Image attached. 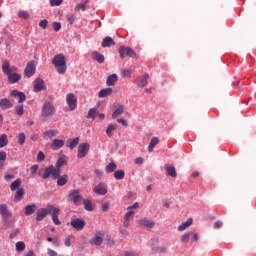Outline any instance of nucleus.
I'll use <instances>...</instances> for the list:
<instances>
[{
	"label": "nucleus",
	"mask_w": 256,
	"mask_h": 256,
	"mask_svg": "<svg viewBox=\"0 0 256 256\" xmlns=\"http://www.w3.org/2000/svg\"><path fill=\"white\" fill-rule=\"evenodd\" d=\"M67 165V156L62 155L56 162V167L53 165L48 166L43 171H39L38 175L42 177V179H49V177H53V179H57L59 175H61V168Z\"/></svg>",
	"instance_id": "f257e3e1"
},
{
	"label": "nucleus",
	"mask_w": 256,
	"mask_h": 256,
	"mask_svg": "<svg viewBox=\"0 0 256 256\" xmlns=\"http://www.w3.org/2000/svg\"><path fill=\"white\" fill-rule=\"evenodd\" d=\"M2 71L5 75L8 76V83L11 85H15V83H19L21 81V75L17 74V67L11 66L9 61H4L2 64Z\"/></svg>",
	"instance_id": "f03ea898"
},
{
	"label": "nucleus",
	"mask_w": 256,
	"mask_h": 256,
	"mask_svg": "<svg viewBox=\"0 0 256 256\" xmlns=\"http://www.w3.org/2000/svg\"><path fill=\"white\" fill-rule=\"evenodd\" d=\"M52 64L59 75H65L67 73V58H65L64 54L55 55Z\"/></svg>",
	"instance_id": "7ed1b4c3"
},
{
	"label": "nucleus",
	"mask_w": 256,
	"mask_h": 256,
	"mask_svg": "<svg viewBox=\"0 0 256 256\" xmlns=\"http://www.w3.org/2000/svg\"><path fill=\"white\" fill-rule=\"evenodd\" d=\"M55 115V105L52 102L45 101L42 105V119H49Z\"/></svg>",
	"instance_id": "20e7f679"
},
{
	"label": "nucleus",
	"mask_w": 256,
	"mask_h": 256,
	"mask_svg": "<svg viewBox=\"0 0 256 256\" xmlns=\"http://www.w3.org/2000/svg\"><path fill=\"white\" fill-rule=\"evenodd\" d=\"M120 59H125V57H130L131 59H136L137 53L129 46H120L118 49Z\"/></svg>",
	"instance_id": "39448f33"
},
{
	"label": "nucleus",
	"mask_w": 256,
	"mask_h": 256,
	"mask_svg": "<svg viewBox=\"0 0 256 256\" xmlns=\"http://www.w3.org/2000/svg\"><path fill=\"white\" fill-rule=\"evenodd\" d=\"M69 199L74 205H83V196L79 190H71L69 193Z\"/></svg>",
	"instance_id": "423d86ee"
},
{
	"label": "nucleus",
	"mask_w": 256,
	"mask_h": 256,
	"mask_svg": "<svg viewBox=\"0 0 256 256\" xmlns=\"http://www.w3.org/2000/svg\"><path fill=\"white\" fill-rule=\"evenodd\" d=\"M53 209V205H47L45 208H40L36 212V221H43L45 217L51 215V211Z\"/></svg>",
	"instance_id": "0eeeda50"
},
{
	"label": "nucleus",
	"mask_w": 256,
	"mask_h": 256,
	"mask_svg": "<svg viewBox=\"0 0 256 256\" xmlns=\"http://www.w3.org/2000/svg\"><path fill=\"white\" fill-rule=\"evenodd\" d=\"M89 149H91V145L89 143H82L78 146V159H85L89 153Z\"/></svg>",
	"instance_id": "6e6552de"
},
{
	"label": "nucleus",
	"mask_w": 256,
	"mask_h": 256,
	"mask_svg": "<svg viewBox=\"0 0 256 256\" xmlns=\"http://www.w3.org/2000/svg\"><path fill=\"white\" fill-rule=\"evenodd\" d=\"M70 225L76 229V231H83L85 229V220L79 218H72L70 221Z\"/></svg>",
	"instance_id": "1a4fd4ad"
},
{
	"label": "nucleus",
	"mask_w": 256,
	"mask_h": 256,
	"mask_svg": "<svg viewBox=\"0 0 256 256\" xmlns=\"http://www.w3.org/2000/svg\"><path fill=\"white\" fill-rule=\"evenodd\" d=\"M190 241H199V235L194 232H188L181 236V242L182 243H189Z\"/></svg>",
	"instance_id": "9d476101"
},
{
	"label": "nucleus",
	"mask_w": 256,
	"mask_h": 256,
	"mask_svg": "<svg viewBox=\"0 0 256 256\" xmlns=\"http://www.w3.org/2000/svg\"><path fill=\"white\" fill-rule=\"evenodd\" d=\"M66 102L70 111H75L77 109V98H75V94L69 93L66 95Z\"/></svg>",
	"instance_id": "9b49d317"
},
{
	"label": "nucleus",
	"mask_w": 256,
	"mask_h": 256,
	"mask_svg": "<svg viewBox=\"0 0 256 256\" xmlns=\"http://www.w3.org/2000/svg\"><path fill=\"white\" fill-rule=\"evenodd\" d=\"M133 209H139V203L135 202L132 206H128L127 207V213L124 216V219L126 221H131L134 219L135 217V211H133Z\"/></svg>",
	"instance_id": "f8f14e48"
},
{
	"label": "nucleus",
	"mask_w": 256,
	"mask_h": 256,
	"mask_svg": "<svg viewBox=\"0 0 256 256\" xmlns=\"http://www.w3.org/2000/svg\"><path fill=\"white\" fill-rule=\"evenodd\" d=\"M60 214H61V209H59L58 207L52 206L50 215L52 217V221L54 225H61V220H59Z\"/></svg>",
	"instance_id": "ddd939ff"
},
{
	"label": "nucleus",
	"mask_w": 256,
	"mask_h": 256,
	"mask_svg": "<svg viewBox=\"0 0 256 256\" xmlns=\"http://www.w3.org/2000/svg\"><path fill=\"white\" fill-rule=\"evenodd\" d=\"M0 215H2L5 223H7V221H9L11 217H13V214L9 212V209L5 204H0Z\"/></svg>",
	"instance_id": "4468645a"
},
{
	"label": "nucleus",
	"mask_w": 256,
	"mask_h": 256,
	"mask_svg": "<svg viewBox=\"0 0 256 256\" xmlns=\"http://www.w3.org/2000/svg\"><path fill=\"white\" fill-rule=\"evenodd\" d=\"M103 237H105V234L101 232L96 233L95 236L90 240L91 245L99 247L103 244Z\"/></svg>",
	"instance_id": "2eb2a0df"
},
{
	"label": "nucleus",
	"mask_w": 256,
	"mask_h": 256,
	"mask_svg": "<svg viewBox=\"0 0 256 256\" xmlns=\"http://www.w3.org/2000/svg\"><path fill=\"white\" fill-rule=\"evenodd\" d=\"M24 73H25L26 77H33L35 75V62L34 61L28 62V64L26 65V68L24 70Z\"/></svg>",
	"instance_id": "dca6fc26"
},
{
	"label": "nucleus",
	"mask_w": 256,
	"mask_h": 256,
	"mask_svg": "<svg viewBox=\"0 0 256 256\" xmlns=\"http://www.w3.org/2000/svg\"><path fill=\"white\" fill-rule=\"evenodd\" d=\"M45 89V82L41 78H36L34 81V92L41 93Z\"/></svg>",
	"instance_id": "f3484780"
},
{
	"label": "nucleus",
	"mask_w": 256,
	"mask_h": 256,
	"mask_svg": "<svg viewBox=\"0 0 256 256\" xmlns=\"http://www.w3.org/2000/svg\"><path fill=\"white\" fill-rule=\"evenodd\" d=\"M12 97L18 100V103H25L27 100V96L23 92H19V90H13L11 92Z\"/></svg>",
	"instance_id": "a211bd4d"
},
{
	"label": "nucleus",
	"mask_w": 256,
	"mask_h": 256,
	"mask_svg": "<svg viewBox=\"0 0 256 256\" xmlns=\"http://www.w3.org/2000/svg\"><path fill=\"white\" fill-rule=\"evenodd\" d=\"M138 223L147 229H153V227H155V221L149 218H142L138 221Z\"/></svg>",
	"instance_id": "6ab92c4d"
},
{
	"label": "nucleus",
	"mask_w": 256,
	"mask_h": 256,
	"mask_svg": "<svg viewBox=\"0 0 256 256\" xmlns=\"http://www.w3.org/2000/svg\"><path fill=\"white\" fill-rule=\"evenodd\" d=\"M94 193H97L98 195H107V185L101 182L94 188Z\"/></svg>",
	"instance_id": "aec40b11"
},
{
	"label": "nucleus",
	"mask_w": 256,
	"mask_h": 256,
	"mask_svg": "<svg viewBox=\"0 0 256 256\" xmlns=\"http://www.w3.org/2000/svg\"><path fill=\"white\" fill-rule=\"evenodd\" d=\"M147 79H149V74L145 73L137 79L136 84L141 88L147 87L149 83L147 82Z\"/></svg>",
	"instance_id": "412c9836"
},
{
	"label": "nucleus",
	"mask_w": 256,
	"mask_h": 256,
	"mask_svg": "<svg viewBox=\"0 0 256 256\" xmlns=\"http://www.w3.org/2000/svg\"><path fill=\"white\" fill-rule=\"evenodd\" d=\"M64 146H65V140L54 139L51 144V149H53V151H59V149H61V147H64Z\"/></svg>",
	"instance_id": "4be33fe9"
},
{
	"label": "nucleus",
	"mask_w": 256,
	"mask_h": 256,
	"mask_svg": "<svg viewBox=\"0 0 256 256\" xmlns=\"http://www.w3.org/2000/svg\"><path fill=\"white\" fill-rule=\"evenodd\" d=\"M124 112L125 106H123V104H117L116 109L112 114V119H117V117H121V115H123Z\"/></svg>",
	"instance_id": "5701e85b"
},
{
	"label": "nucleus",
	"mask_w": 256,
	"mask_h": 256,
	"mask_svg": "<svg viewBox=\"0 0 256 256\" xmlns=\"http://www.w3.org/2000/svg\"><path fill=\"white\" fill-rule=\"evenodd\" d=\"M11 107H13V102H11V100H9L8 98H3L0 100V109H11Z\"/></svg>",
	"instance_id": "b1692460"
},
{
	"label": "nucleus",
	"mask_w": 256,
	"mask_h": 256,
	"mask_svg": "<svg viewBox=\"0 0 256 256\" xmlns=\"http://www.w3.org/2000/svg\"><path fill=\"white\" fill-rule=\"evenodd\" d=\"M43 135H44L45 139H53V137H57L59 135V130L50 129L48 131H44Z\"/></svg>",
	"instance_id": "393cba45"
},
{
	"label": "nucleus",
	"mask_w": 256,
	"mask_h": 256,
	"mask_svg": "<svg viewBox=\"0 0 256 256\" xmlns=\"http://www.w3.org/2000/svg\"><path fill=\"white\" fill-rule=\"evenodd\" d=\"M56 179H57V185L59 187H63L64 185H67V182L69 181V175L64 174L61 176V174H59V177H57Z\"/></svg>",
	"instance_id": "a878e982"
},
{
	"label": "nucleus",
	"mask_w": 256,
	"mask_h": 256,
	"mask_svg": "<svg viewBox=\"0 0 256 256\" xmlns=\"http://www.w3.org/2000/svg\"><path fill=\"white\" fill-rule=\"evenodd\" d=\"M118 79H119V77L117 76V74H112L107 77L106 85L108 87H113V85H115V83H117Z\"/></svg>",
	"instance_id": "bb28decb"
},
{
	"label": "nucleus",
	"mask_w": 256,
	"mask_h": 256,
	"mask_svg": "<svg viewBox=\"0 0 256 256\" xmlns=\"http://www.w3.org/2000/svg\"><path fill=\"white\" fill-rule=\"evenodd\" d=\"M112 94H113V88L108 87V88L101 89L98 93V97L100 98L109 97V95H112Z\"/></svg>",
	"instance_id": "cd10ccee"
},
{
	"label": "nucleus",
	"mask_w": 256,
	"mask_h": 256,
	"mask_svg": "<svg viewBox=\"0 0 256 256\" xmlns=\"http://www.w3.org/2000/svg\"><path fill=\"white\" fill-rule=\"evenodd\" d=\"M92 59L97 61V63H105V56L97 51L92 53Z\"/></svg>",
	"instance_id": "c85d7f7f"
},
{
	"label": "nucleus",
	"mask_w": 256,
	"mask_h": 256,
	"mask_svg": "<svg viewBox=\"0 0 256 256\" xmlns=\"http://www.w3.org/2000/svg\"><path fill=\"white\" fill-rule=\"evenodd\" d=\"M101 45L104 48H106V47H113L115 45V40H113V38L107 36V37H105L103 39Z\"/></svg>",
	"instance_id": "c756f323"
},
{
	"label": "nucleus",
	"mask_w": 256,
	"mask_h": 256,
	"mask_svg": "<svg viewBox=\"0 0 256 256\" xmlns=\"http://www.w3.org/2000/svg\"><path fill=\"white\" fill-rule=\"evenodd\" d=\"M166 175L168 177H177V169H175V166H170V165H167L166 166Z\"/></svg>",
	"instance_id": "7c9ffc66"
},
{
	"label": "nucleus",
	"mask_w": 256,
	"mask_h": 256,
	"mask_svg": "<svg viewBox=\"0 0 256 256\" xmlns=\"http://www.w3.org/2000/svg\"><path fill=\"white\" fill-rule=\"evenodd\" d=\"M67 147L69 149H75L79 145V137H76L74 139H68L66 142Z\"/></svg>",
	"instance_id": "2f4dec72"
},
{
	"label": "nucleus",
	"mask_w": 256,
	"mask_h": 256,
	"mask_svg": "<svg viewBox=\"0 0 256 256\" xmlns=\"http://www.w3.org/2000/svg\"><path fill=\"white\" fill-rule=\"evenodd\" d=\"M23 195H25V189L19 188L14 196L15 203H19L23 199Z\"/></svg>",
	"instance_id": "473e14b6"
},
{
	"label": "nucleus",
	"mask_w": 256,
	"mask_h": 256,
	"mask_svg": "<svg viewBox=\"0 0 256 256\" xmlns=\"http://www.w3.org/2000/svg\"><path fill=\"white\" fill-rule=\"evenodd\" d=\"M191 225H193V219L190 218L178 226V231H185V229H188Z\"/></svg>",
	"instance_id": "72a5a7b5"
},
{
	"label": "nucleus",
	"mask_w": 256,
	"mask_h": 256,
	"mask_svg": "<svg viewBox=\"0 0 256 256\" xmlns=\"http://www.w3.org/2000/svg\"><path fill=\"white\" fill-rule=\"evenodd\" d=\"M37 211V205L31 204L25 207V215H33Z\"/></svg>",
	"instance_id": "f704fd0d"
},
{
	"label": "nucleus",
	"mask_w": 256,
	"mask_h": 256,
	"mask_svg": "<svg viewBox=\"0 0 256 256\" xmlns=\"http://www.w3.org/2000/svg\"><path fill=\"white\" fill-rule=\"evenodd\" d=\"M155 145H159V139L157 137H153L150 141V144L148 146V152L153 153V150L155 149Z\"/></svg>",
	"instance_id": "c9c22d12"
},
{
	"label": "nucleus",
	"mask_w": 256,
	"mask_h": 256,
	"mask_svg": "<svg viewBox=\"0 0 256 256\" xmlns=\"http://www.w3.org/2000/svg\"><path fill=\"white\" fill-rule=\"evenodd\" d=\"M19 187H21V179H16L10 184L11 191H19Z\"/></svg>",
	"instance_id": "e433bc0d"
},
{
	"label": "nucleus",
	"mask_w": 256,
	"mask_h": 256,
	"mask_svg": "<svg viewBox=\"0 0 256 256\" xmlns=\"http://www.w3.org/2000/svg\"><path fill=\"white\" fill-rule=\"evenodd\" d=\"M8 143H9V139H7L6 134H2L0 136V149H3V147H7Z\"/></svg>",
	"instance_id": "4c0bfd02"
},
{
	"label": "nucleus",
	"mask_w": 256,
	"mask_h": 256,
	"mask_svg": "<svg viewBox=\"0 0 256 256\" xmlns=\"http://www.w3.org/2000/svg\"><path fill=\"white\" fill-rule=\"evenodd\" d=\"M82 205H84V209L86 211H93V205L91 204V200L85 199L82 201Z\"/></svg>",
	"instance_id": "58836bf2"
},
{
	"label": "nucleus",
	"mask_w": 256,
	"mask_h": 256,
	"mask_svg": "<svg viewBox=\"0 0 256 256\" xmlns=\"http://www.w3.org/2000/svg\"><path fill=\"white\" fill-rule=\"evenodd\" d=\"M116 130H117V125L109 124L106 129V135H108L109 137H112L113 131H116Z\"/></svg>",
	"instance_id": "ea45409f"
},
{
	"label": "nucleus",
	"mask_w": 256,
	"mask_h": 256,
	"mask_svg": "<svg viewBox=\"0 0 256 256\" xmlns=\"http://www.w3.org/2000/svg\"><path fill=\"white\" fill-rule=\"evenodd\" d=\"M116 169L117 164H115V162H111L106 166L105 171L106 173H113V171H115Z\"/></svg>",
	"instance_id": "a19ab883"
},
{
	"label": "nucleus",
	"mask_w": 256,
	"mask_h": 256,
	"mask_svg": "<svg viewBox=\"0 0 256 256\" xmlns=\"http://www.w3.org/2000/svg\"><path fill=\"white\" fill-rule=\"evenodd\" d=\"M114 177H115V179H117L118 181H121V179H125V171H123V170H118V171L114 172Z\"/></svg>",
	"instance_id": "79ce46f5"
},
{
	"label": "nucleus",
	"mask_w": 256,
	"mask_h": 256,
	"mask_svg": "<svg viewBox=\"0 0 256 256\" xmlns=\"http://www.w3.org/2000/svg\"><path fill=\"white\" fill-rule=\"evenodd\" d=\"M97 110L96 108H91L89 111H88V114H87V119H95L97 117Z\"/></svg>",
	"instance_id": "37998d69"
},
{
	"label": "nucleus",
	"mask_w": 256,
	"mask_h": 256,
	"mask_svg": "<svg viewBox=\"0 0 256 256\" xmlns=\"http://www.w3.org/2000/svg\"><path fill=\"white\" fill-rule=\"evenodd\" d=\"M16 251H18L19 253H23V251H25V242L23 241H19L16 243Z\"/></svg>",
	"instance_id": "c03bdc74"
},
{
	"label": "nucleus",
	"mask_w": 256,
	"mask_h": 256,
	"mask_svg": "<svg viewBox=\"0 0 256 256\" xmlns=\"http://www.w3.org/2000/svg\"><path fill=\"white\" fill-rule=\"evenodd\" d=\"M18 17H20V19H29L31 15H29V12L26 10H20L18 12Z\"/></svg>",
	"instance_id": "a18cd8bd"
},
{
	"label": "nucleus",
	"mask_w": 256,
	"mask_h": 256,
	"mask_svg": "<svg viewBox=\"0 0 256 256\" xmlns=\"http://www.w3.org/2000/svg\"><path fill=\"white\" fill-rule=\"evenodd\" d=\"M14 111L16 115H19L20 117L25 113V110L23 109V105H18L14 108Z\"/></svg>",
	"instance_id": "49530a36"
},
{
	"label": "nucleus",
	"mask_w": 256,
	"mask_h": 256,
	"mask_svg": "<svg viewBox=\"0 0 256 256\" xmlns=\"http://www.w3.org/2000/svg\"><path fill=\"white\" fill-rule=\"evenodd\" d=\"M155 253L163 254L167 253V246H158L154 248Z\"/></svg>",
	"instance_id": "de8ad7c7"
},
{
	"label": "nucleus",
	"mask_w": 256,
	"mask_h": 256,
	"mask_svg": "<svg viewBox=\"0 0 256 256\" xmlns=\"http://www.w3.org/2000/svg\"><path fill=\"white\" fill-rule=\"evenodd\" d=\"M17 139H18L19 145H25V139H26L25 133H20Z\"/></svg>",
	"instance_id": "09e8293b"
},
{
	"label": "nucleus",
	"mask_w": 256,
	"mask_h": 256,
	"mask_svg": "<svg viewBox=\"0 0 256 256\" xmlns=\"http://www.w3.org/2000/svg\"><path fill=\"white\" fill-rule=\"evenodd\" d=\"M87 7L85 6V3H79L75 7V11H86Z\"/></svg>",
	"instance_id": "8fccbe9b"
},
{
	"label": "nucleus",
	"mask_w": 256,
	"mask_h": 256,
	"mask_svg": "<svg viewBox=\"0 0 256 256\" xmlns=\"http://www.w3.org/2000/svg\"><path fill=\"white\" fill-rule=\"evenodd\" d=\"M63 3V0H50L51 7H59Z\"/></svg>",
	"instance_id": "3c124183"
},
{
	"label": "nucleus",
	"mask_w": 256,
	"mask_h": 256,
	"mask_svg": "<svg viewBox=\"0 0 256 256\" xmlns=\"http://www.w3.org/2000/svg\"><path fill=\"white\" fill-rule=\"evenodd\" d=\"M47 25H49V21H47V19L41 20L39 22V27H41V29H47Z\"/></svg>",
	"instance_id": "603ef678"
},
{
	"label": "nucleus",
	"mask_w": 256,
	"mask_h": 256,
	"mask_svg": "<svg viewBox=\"0 0 256 256\" xmlns=\"http://www.w3.org/2000/svg\"><path fill=\"white\" fill-rule=\"evenodd\" d=\"M52 26H53L54 31H56V32L61 31V23L53 22Z\"/></svg>",
	"instance_id": "864d4df0"
},
{
	"label": "nucleus",
	"mask_w": 256,
	"mask_h": 256,
	"mask_svg": "<svg viewBox=\"0 0 256 256\" xmlns=\"http://www.w3.org/2000/svg\"><path fill=\"white\" fill-rule=\"evenodd\" d=\"M106 245H108L109 247H113V245H115V240L108 236L106 239Z\"/></svg>",
	"instance_id": "5fc2aeb1"
},
{
	"label": "nucleus",
	"mask_w": 256,
	"mask_h": 256,
	"mask_svg": "<svg viewBox=\"0 0 256 256\" xmlns=\"http://www.w3.org/2000/svg\"><path fill=\"white\" fill-rule=\"evenodd\" d=\"M37 161L41 162V161H45V154L43 153V151H40L37 155Z\"/></svg>",
	"instance_id": "6e6d98bb"
},
{
	"label": "nucleus",
	"mask_w": 256,
	"mask_h": 256,
	"mask_svg": "<svg viewBox=\"0 0 256 256\" xmlns=\"http://www.w3.org/2000/svg\"><path fill=\"white\" fill-rule=\"evenodd\" d=\"M5 159H7V152L0 151V162L5 161Z\"/></svg>",
	"instance_id": "4d7b16f0"
},
{
	"label": "nucleus",
	"mask_w": 256,
	"mask_h": 256,
	"mask_svg": "<svg viewBox=\"0 0 256 256\" xmlns=\"http://www.w3.org/2000/svg\"><path fill=\"white\" fill-rule=\"evenodd\" d=\"M221 227H223V222L218 220L214 223V229H221Z\"/></svg>",
	"instance_id": "13d9d810"
},
{
	"label": "nucleus",
	"mask_w": 256,
	"mask_h": 256,
	"mask_svg": "<svg viewBox=\"0 0 256 256\" xmlns=\"http://www.w3.org/2000/svg\"><path fill=\"white\" fill-rule=\"evenodd\" d=\"M122 77H131V70H122Z\"/></svg>",
	"instance_id": "bf43d9fd"
},
{
	"label": "nucleus",
	"mask_w": 256,
	"mask_h": 256,
	"mask_svg": "<svg viewBox=\"0 0 256 256\" xmlns=\"http://www.w3.org/2000/svg\"><path fill=\"white\" fill-rule=\"evenodd\" d=\"M117 123H121V125H123V127H127V125H128L127 120H125L123 118H119L117 120Z\"/></svg>",
	"instance_id": "052dcab7"
},
{
	"label": "nucleus",
	"mask_w": 256,
	"mask_h": 256,
	"mask_svg": "<svg viewBox=\"0 0 256 256\" xmlns=\"http://www.w3.org/2000/svg\"><path fill=\"white\" fill-rule=\"evenodd\" d=\"M38 169H39V166H38V165H33V166L31 167V174H32V175H35V174L37 173Z\"/></svg>",
	"instance_id": "680f3d73"
},
{
	"label": "nucleus",
	"mask_w": 256,
	"mask_h": 256,
	"mask_svg": "<svg viewBox=\"0 0 256 256\" xmlns=\"http://www.w3.org/2000/svg\"><path fill=\"white\" fill-rule=\"evenodd\" d=\"M71 238H73V236H69L68 238L65 239V246L66 247H71Z\"/></svg>",
	"instance_id": "e2e57ef3"
},
{
	"label": "nucleus",
	"mask_w": 256,
	"mask_h": 256,
	"mask_svg": "<svg viewBox=\"0 0 256 256\" xmlns=\"http://www.w3.org/2000/svg\"><path fill=\"white\" fill-rule=\"evenodd\" d=\"M135 164L136 165H143V158L141 157H138L135 159Z\"/></svg>",
	"instance_id": "0e129e2a"
},
{
	"label": "nucleus",
	"mask_w": 256,
	"mask_h": 256,
	"mask_svg": "<svg viewBox=\"0 0 256 256\" xmlns=\"http://www.w3.org/2000/svg\"><path fill=\"white\" fill-rule=\"evenodd\" d=\"M125 256H139V254L135 253V252H131V251H127L124 253Z\"/></svg>",
	"instance_id": "69168bd1"
},
{
	"label": "nucleus",
	"mask_w": 256,
	"mask_h": 256,
	"mask_svg": "<svg viewBox=\"0 0 256 256\" xmlns=\"http://www.w3.org/2000/svg\"><path fill=\"white\" fill-rule=\"evenodd\" d=\"M48 255L49 256H57V252H55L54 250L48 249Z\"/></svg>",
	"instance_id": "338daca9"
},
{
	"label": "nucleus",
	"mask_w": 256,
	"mask_h": 256,
	"mask_svg": "<svg viewBox=\"0 0 256 256\" xmlns=\"http://www.w3.org/2000/svg\"><path fill=\"white\" fill-rule=\"evenodd\" d=\"M31 141H39V135L33 134V135L31 136Z\"/></svg>",
	"instance_id": "774afa93"
}]
</instances>
